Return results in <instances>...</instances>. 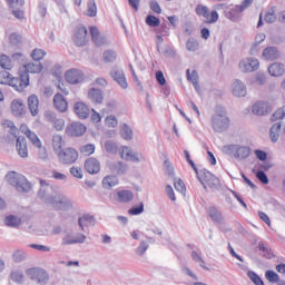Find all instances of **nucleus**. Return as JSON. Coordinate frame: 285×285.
<instances>
[{
  "label": "nucleus",
  "instance_id": "51",
  "mask_svg": "<svg viewBox=\"0 0 285 285\" xmlns=\"http://www.w3.org/2000/svg\"><path fill=\"white\" fill-rule=\"evenodd\" d=\"M187 79L188 81H191L194 86H199V75L197 71L194 70L190 73V69H187Z\"/></svg>",
  "mask_w": 285,
  "mask_h": 285
},
{
  "label": "nucleus",
  "instance_id": "29",
  "mask_svg": "<svg viewBox=\"0 0 285 285\" xmlns=\"http://www.w3.org/2000/svg\"><path fill=\"white\" fill-rule=\"evenodd\" d=\"M121 159H125L126 161H139V157H137V154L130 149V147H122L120 151Z\"/></svg>",
  "mask_w": 285,
  "mask_h": 285
},
{
  "label": "nucleus",
  "instance_id": "58",
  "mask_svg": "<svg viewBox=\"0 0 285 285\" xmlns=\"http://www.w3.org/2000/svg\"><path fill=\"white\" fill-rule=\"evenodd\" d=\"M258 249L262 250L265 257L272 258L273 257V250L264 244V242L258 243Z\"/></svg>",
  "mask_w": 285,
  "mask_h": 285
},
{
  "label": "nucleus",
  "instance_id": "14",
  "mask_svg": "<svg viewBox=\"0 0 285 285\" xmlns=\"http://www.w3.org/2000/svg\"><path fill=\"white\" fill-rule=\"evenodd\" d=\"M65 79L68 83H81L83 81V72L78 69H70L65 73Z\"/></svg>",
  "mask_w": 285,
  "mask_h": 285
},
{
  "label": "nucleus",
  "instance_id": "2",
  "mask_svg": "<svg viewBox=\"0 0 285 285\" xmlns=\"http://www.w3.org/2000/svg\"><path fill=\"white\" fill-rule=\"evenodd\" d=\"M7 180L18 190V193H30V190L32 189V186L30 185V181H28V178L14 171H10L7 174Z\"/></svg>",
  "mask_w": 285,
  "mask_h": 285
},
{
  "label": "nucleus",
  "instance_id": "62",
  "mask_svg": "<svg viewBox=\"0 0 285 285\" xmlns=\"http://www.w3.org/2000/svg\"><path fill=\"white\" fill-rule=\"evenodd\" d=\"M12 257L14 262H23V259H26V253L23 250L17 249Z\"/></svg>",
  "mask_w": 285,
  "mask_h": 285
},
{
  "label": "nucleus",
  "instance_id": "28",
  "mask_svg": "<svg viewBox=\"0 0 285 285\" xmlns=\"http://www.w3.org/2000/svg\"><path fill=\"white\" fill-rule=\"evenodd\" d=\"M51 146L53 148V151L59 155L61 150H63V147L66 146V140H63V137L61 135H55L51 140Z\"/></svg>",
  "mask_w": 285,
  "mask_h": 285
},
{
  "label": "nucleus",
  "instance_id": "24",
  "mask_svg": "<svg viewBox=\"0 0 285 285\" xmlns=\"http://www.w3.org/2000/svg\"><path fill=\"white\" fill-rule=\"evenodd\" d=\"M23 73L27 75H39L43 70V65L41 62H28L23 65Z\"/></svg>",
  "mask_w": 285,
  "mask_h": 285
},
{
  "label": "nucleus",
  "instance_id": "49",
  "mask_svg": "<svg viewBox=\"0 0 285 285\" xmlns=\"http://www.w3.org/2000/svg\"><path fill=\"white\" fill-rule=\"evenodd\" d=\"M264 19L266 23H275L277 16H275V8H271L265 12Z\"/></svg>",
  "mask_w": 285,
  "mask_h": 285
},
{
  "label": "nucleus",
  "instance_id": "38",
  "mask_svg": "<svg viewBox=\"0 0 285 285\" xmlns=\"http://www.w3.org/2000/svg\"><path fill=\"white\" fill-rule=\"evenodd\" d=\"M92 222H95V217H92L91 215L85 214L79 218L78 224L80 228L83 230V228H86V226H88L89 224H92Z\"/></svg>",
  "mask_w": 285,
  "mask_h": 285
},
{
  "label": "nucleus",
  "instance_id": "41",
  "mask_svg": "<svg viewBox=\"0 0 285 285\" xmlns=\"http://www.w3.org/2000/svg\"><path fill=\"white\" fill-rule=\"evenodd\" d=\"M11 81H12V75L9 71L7 70L0 71V83L2 86H10Z\"/></svg>",
  "mask_w": 285,
  "mask_h": 285
},
{
  "label": "nucleus",
  "instance_id": "31",
  "mask_svg": "<svg viewBox=\"0 0 285 285\" xmlns=\"http://www.w3.org/2000/svg\"><path fill=\"white\" fill-rule=\"evenodd\" d=\"M111 77L124 89L128 88V81H126V75H124V72L121 70L112 71Z\"/></svg>",
  "mask_w": 285,
  "mask_h": 285
},
{
  "label": "nucleus",
  "instance_id": "4",
  "mask_svg": "<svg viewBox=\"0 0 285 285\" xmlns=\"http://www.w3.org/2000/svg\"><path fill=\"white\" fill-rule=\"evenodd\" d=\"M26 275L32 282H36V284L41 285L48 284V281L50 279L48 272L41 267H30L26 271Z\"/></svg>",
  "mask_w": 285,
  "mask_h": 285
},
{
  "label": "nucleus",
  "instance_id": "50",
  "mask_svg": "<svg viewBox=\"0 0 285 285\" xmlns=\"http://www.w3.org/2000/svg\"><path fill=\"white\" fill-rule=\"evenodd\" d=\"M282 119H285V106L277 109L272 118H271V121H282Z\"/></svg>",
  "mask_w": 285,
  "mask_h": 285
},
{
  "label": "nucleus",
  "instance_id": "59",
  "mask_svg": "<svg viewBox=\"0 0 285 285\" xmlns=\"http://www.w3.org/2000/svg\"><path fill=\"white\" fill-rule=\"evenodd\" d=\"M70 173L72 177H76L77 179H83V171L81 170V167L73 166L70 168Z\"/></svg>",
  "mask_w": 285,
  "mask_h": 285
},
{
  "label": "nucleus",
  "instance_id": "33",
  "mask_svg": "<svg viewBox=\"0 0 285 285\" xmlns=\"http://www.w3.org/2000/svg\"><path fill=\"white\" fill-rule=\"evenodd\" d=\"M4 224L10 228H19L21 226V217L9 215L4 218Z\"/></svg>",
  "mask_w": 285,
  "mask_h": 285
},
{
  "label": "nucleus",
  "instance_id": "45",
  "mask_svg": "<svg viewBox=\"0 0 285 285\" xmlns=\"http://www.w3.org/2000/svg\"><path fill=\"white\" fill-rule=\"evenodd\" d=\"M282 128L281 124H275L271 128L269 137L272 141H277L279 139V129Z\"/></svg>",
  "mask_w": 285,
  "mask_h": 285
},
{
  "label": "nucleus",
  "instance_id": "48",
  "mask_svg": "<svg viewBox=\"0 0 285 285\" xmlns=\"http://www.w3.org/2000/svg\"><path fill=\"white\" fill-rule=\"evenodd\" d=\"M79 151L85 155V157H90V155H95V145L88 144L80 147Z\"/></svg>",
  "mask_w": 285,
  "mask_h": 285
},
{
  "label": "nucleus",
  "instance_id": "17",
  "mask_svg": "<svg viewBox=\"0 0 285 285\" xmlns=\"http://www.w3.org/2000/svg\"><path fill=\"white\" fill-rule=\"evenodd\" d=\"M85 169L89 175H97L101 170V163L97 158L90 157L85 161Z\"/></svg>",
  "mask_w": 285,
  "mask_h": 285
},
{
  "label": "nucleus",
  "instance_id": "6",
  "mask_svg": "<svg viewBox=\"0 0 285 285\" xmlns=\"http://www.w3.org/2000/svg\"><path fill=\"white\" fill-rule=\"evenodd\" d=\"M9 86L14 88L18 92H23V90L30 86V76L28 73L19 72V77H11Z\"/></svg>",
  "mask_w": 285,
  "mask_h": 285
},
{
  "label": "nucleus",
  "instance_id": "44",
  "mask_svg": "<svg viewBox=\"0 0 285 285\" xmlns=\"http://www.w3.org/2000/svg\"><path fill=\"white\" fill-rule=\"evenodd\" d=\"M22 42H23V37H21V35L13 32L9 36V43L11 46H21Z\"/></svg>",
  "mask_w": 285,
  "mask_h": 285
},
{
  "label": "nucleus",
  "instance_id": "63",
  "mask_svg": "<svg viewBox=\"0 0 285 285\" xmlns=\"http://www.w3.org/2000/svg\"><path fill=\"white\" fill-rule=\"evenodd\" d=\"M11 279L17 283L23 282V273L20 271L12 272Z\"/></svg>",
  "mask_w": 285,
  "mask_h": 285
},
{
  "label": "nucleus",
  "instance_id": "27",
  "mask_svg": "<svg viewBox=\"0 0 285 285\" xmlns=\"http://www.w3.org/2000/svg\"><path fill=\"white\" fill-rule=\"evenodd\" d=\"M232 92L234 97H246V86L239 80H235L232 85Z\"/></svg>",
  "mask_w": 285,
  "mask_h": 285
},
{
  "label": "nucleus",
  "instance_id": "34",
  "mask_svg": "<svg viewBox=\"0 0 285 285\" xmlns=\"http://www.w3.org/2000/svg\"><path fill=\"white\" fill-rule=\"evenodd\" d=\"M235 157H237V159H247V157H250V147H237L235 150Z\"/></svg>",
  "mask_w": 285,
  "mask_h": 285
},
{
  "label": "nucleus",
  "instance_id": "55",
  "mask_svg": "<svg viewBox=\"0 0 285 285\" xmlns=\"http://www.w3.org/2000/svg\"><path fill=\"white\" fill-rule=\"evenodd\" d=\"M174 188L177 190V193H181V195H186V184H184V180H181V178H178L174 183Z\"/></svg>",
  "mask_w": 285,
  "mask_h": 285
},
{
  "label": "nucleus",
  "instance_id": "53",
  "mask_svg": "<svg viewBox=\"0 0 285 285\" xmlns=\"http://www.w3.org/2000/svg\"><path fill=\"white\" fill-rule=\"evenodd\" d=\"M265 277L267 281H269L272 284H277L279 282V275L275 273L274 271H267L265 273Z\"/></svg>",
  "mask_w": 285,
  "mask_h": 285
},
{
  "label": "nucleus",
  "instance_id": "35",
  "mask_svg": "<svg viewBox=\"0 0 285 285\" xmlns=\"http://www.w3.org/2000/svg\"><path fill=\"white\" fill-rule=\"evenodd\" d=\"M117 184H119V179H117V177H115V176H106L102 179L104 188H115V186H117Z\"/></svg>",
  "mask_w": 285,
  "mask_h": 285
},
{
  "label": "nucleus",
  "instance_id": "9",
  "mask_svg": "<svg viewBox=\"0 0 285 285\" xmlns=\"http://www.w3.org/2000/svg\"><path fill=\"white\" fill-rule=\"evenodd\" d=\"M19 130L22 135H26V137L29 139L32 146H35V148H38V150H41V148H43L39 136H37L35 131H31L30 127H28L27 124H21Z\"/></svg>",
  "mask_w": 285,
  "mask_h": 285
},
{
  "label": "nucleus",
  "instance_id": "18",
  "mask_svg": "<svg viewBox=\"0 0 285 285\" xmlns=\"http://www.w3.org/2000/svg\"><path fill=\"white\" fill-rule=\"evenodd\" d=\"M273 110V107L268 102L264 101H257L253 107L252 111L253 115H258L262 117V115H268Z\"/></svg>",
  "mask_w": 285,
  "mask_h": 285
},
{
  "label": "nucleus",
  "instance_id": "36",
  "mask_svg": "<svg viewBox=\"0 0 285 285\" xmlns=\"http://www.w3.org/2000/svg\"><path fill=\"white\" fill-rule=\"evenodd\" d=\"M86 242V236L83 234H80L77 238H63L62 244L63 246H70L72 244H83Z\"/></svg>",
  "mask_w": 285,
  "mask_h": 285
},
{
  "label": "nucleus",
  "instance_id": "19",
  "mask_svg": "<svg viewBox=\"0 0 285 285\" xmlns=\"http://www.w3.org/2000/svg\"><path fill=\"white\" fill-rule=\"evenodd\" d=\"M73 110L79 119H88V117H90V107H88L86 102H76L73 106Z\"/></svg>",
  "mask_w": 285,
  "mask_h": 285
},
{
  "label": "nucleus",
  "instance_id": "5",
  "mask_svg": "<svg viewBox=\"0 0 285 285\" xmlns=\"http://www.w3.org/2000/svg\"><path fill=\"white\" fill-rule=\"evenodd\" d=\"M196 14L198 17H203V19H205V23L207 24L217 23V21H219V13H217L216 10L210 11L208 7L204 4H198L196 7Z\"/></svg>",
  "mask_w": 285,
  "mask_h": 285
},
{
  "label": "nucleus",
  "instance_id": "52",
  "mask_svg": "<svg viewBox=\"0 0 285 285\" xmlns=\"http://www.w3.org/2000/svg\"><path fill=\"white\" fill-rule=\"evenodd\" d=\"M7 3L12 10H18V8L26 6V0H7Z\"/></svg>",
  "mask_w": 285,
  "mask_h": 285
},
{
  "label": "nucleus",
  "instance_id": "26",
  "mask_svg": "<svg viewBox=\"0 0 285 285\" xmlns=\"http://www.w3.org/2000/svg\"><path fill=\"white\" fill-rule=\"evenodd\" d=\"M263 57L266 61H275L279 59V50L277 47H267L263 50Z\"/></svg>",
  "mask_w": 285,
  "mask_h": 285
},
{
  "label": "nucleus",
  "instance_id": "46",
  "mask_svg": "<svg viewBox=\"0 0 285 285\" xmlns=\"http://www.w3.org/2000/svg\"><path fill=\"white\" fill-rule=\"evenodd\" d=\"M102 59L105 63H112V61L117 60V53L112 50H107L104 52Z\"/></svg>",
  "mask_w": 285,
  "mask_h": 285
},
{
  "label": "nucleus",
  "instance_id": "61",
  "mask_svg": "<svg viewBox=\"0 0 285 285\" xmlns=\"http://www.w3.org/2000/svg\"><path fill=\"white\" fill-rule=\"evenodd\" d=\"M149 8L155 12V14H161V7L158 1L151 0L149 2Z\"/></svg>",
  "mask_w": 285,
  "mask_h": 285
},
{
  "label": "nucleus",
  "instance_id": "64",
  "mask_svg": "<svg viewBox=\"0 0 285 285\" xmlns=\"http://www.w3.org/2000/svg\"><path fill=\"white\" fill-rule=\"evenodd\" d=\"M105 148L107 153H117V144L110 140L105 142Z\"/></svg>",
  "mask_w": 285,
  "mask_h": 285
},
{
  "label": "nucleus",
  "instance_id": "21",
  "mask_svg": "<svg viewBox=\"0 0 285 285\" xmlns=\"http://www.w3.org/2000/svg\"><path fill=\"white\" fill-rule=\"evenodd\" d=\"M53 106L58 112H66L68 110V100L61 94H56L53 97Z\"/></svg>",
  "mask_w": 285,
  "mask_h": 285
},
{
  "label": "nucleus",
  "instance_id": "10",
  "mask_svg": "<svg viewBox=\"0 0 285 285\" xmlns=\"http://www.w3.org/2000/svg\"><path fill=\"white\" fill-rule=\"evenodd\" d=\"M240 72H255L259 70V60L256 58H244L238 63Z\"/></svg>",
  "mask_w": 285,
  "mask_h": 285
},
{
  "label": "nucleus",
  "instance_id": "11",
  "mask_svg": "<svg viewBox=\"0 0 285 285\" xmlns=\"http://www.w3.org/2000/svg\"><path fill=\"white\" fill-rule=\"evenodd\" d=\"M65 132L68 137H81L86 134V127L81 122H71L66 127Z\"/></svg>",
  "mask_w": 285,
  "mask_h": 285
},
{
  "label": "nucleus",
  "instance_id": "7",
  "mask_svg": "<svg viewBox=\"0 0 285 285\" xmlns=\"http://www.w3.org/2000/svg\"><path fill=\"white\" fill-rule=\"evenodd\" d=\"M57 156L61 164H75L79 159V151L72 147H68L59 151Z\"/></svg>",
  "mask_w": 285,
  "mask_h": 285
},
{
  "label": "nucleus",
  "instance_id": "37",
  "mask_svg": "<svg viewBox=\"0 0 285 285\" xmlns=\"http://www.w3.org/2000/svg\"><path fill=\"white\" fill-rule=\"evenodd\" d=\"M207 213L213 222H222V212L217 207L212 206L207 209Z\"/></svg>",
  "mask_w": 285,
  "mask_h": 285
},
{
  "label": "nucleus",
  "instance_id": "60",
  "mask_svg": "<svg viewBox=\"0 0 285 285\" xmlns=\"http://www.w3.org/2000/svg\"><path fill=\"white\" fill-rule=\"evenodd\" d=\"M2 126L4 128H9L11 135H14V132H17V126H14V122L12 120H3Z\"/></svg>",
  "mask_w": 285,
  "mask_h": 285
},
{
  "label": "nucleus",
  "instance_id": "1",
  "mask_svg": "<svg viewBox=\"0 0 285 285\" xmlns=\"http://www.w3.org/2000/svg\"><path fill=\"white\" fill-rule=\"evenodd\" d=\"M212 128L216 132H226L230 128V118L225 109H217L212 116Z\"/></svg>",
  "mask_w": 285,
  "mask_h": 285
},
{
  "label": "nucleus",
  "instance_id": "15",
  "mask_svg": "<svg viewBox=\"0 0 285 285\" xmlns=\"http://www.w3.org/2000/svg\"><path fill=\"white\" fill-rule=\"evenodd\" d=\"M51 206L56 208V210H70L72 208V200L66 198V197H59L58 199H51L49 200Z\"/></svg>",
  "mask_w": 285,
  "mask_h": 285
},
{
  "label": "nucleus",
  "instance_id": "22",
  "mask_svg": "<svg viewBox=\"0 0 285 285\" xmlns=\"http://www.w3.org/2000/svg\"><path fill=\"white\" fill-rule=\"evenodd\" d=\"M87 97L91 104H104V91L97 88L89 89Z\"/></svg>",
  "mask_w": 285,
  "mask_h": 285
},
{
  "label": "nucleus",
  "instance_id": "30",
  "mask_svg": "<svg viewBox=\"0 0 285 285\" xmlns=\"http://www.w3.org/2000/svg\"><path fill=\"white\" fill-rule=\"evenodd\" d=\"M0 68H2V70H12V68H14V62H12V58H10V56L2 53L0 55Z\"/></svg>",
  "mask_w": 285,
  "mask_h": 285
},
{
  "label": "nucleus",
  "instance_id": "57",
  "mask_svg": "<svg viewBox=\"0 0 285 285\" xmlns=\"http://www.w3.org/2000/svg\"><path fill=\"white\" fill-rule=\"evenodd\" d=\"M248 277L255 285H264V281H262V277L257 273L248 272Z\"/></svg>",
  "mask_w": 285,
  "mask_h": 285
},
{
  "label": "nucleus",
  "instance_id": "12",
  "mask_svg": "<svg viewBox=\"0 0 285 285\" xmlns=\"http://www.w3.org/2000/svg\"><path fill=\"white\" fill-rule=\"evenodd\" d=\"M45 119L49 121V124H52V128L58 132L66 128V120H63V118H57L52 111H47L45 114Z\"/></svg>",
  "mask_w": 285,
  "mask_h": 285
},
{
  "label": "nucleus",
  "instance_id": "39",
  "mask_svg": "<svg viewBox=\"0 0 285 285\" xmlns=\"http://www.w3.org/2000/svg\"><path fill=\"white\" fill-rule=\"evenodd\" d=\"M120 135L122 139L128 141L132 139V129L128 125L124 124L120 128Z\"/></svg>",
  "mask_w": 285,
  "mask_h": 285
},
{
  "label": "nucleus",
  "instance_id": "20",
  "mask_svg": "<svg viewBox=\"0 0 285 285\" xmlns=\"http://www.w3.org/2000/svg\"><path fill=\"white\" fill-rule=\"evenodd\" d=\"M135 199V194L128 189L118 190L116 193V202L119 204H130Z\"/></svg>",
  "mask_w": 285,
  "mask_h": 285
},
{
  "label": "nucleus",
  "instance_id": "43",
  "mask_svg": "<svg viewBox=\"0 0 285 285\" xmlns=\"http://www.w3.org/2000/svg\"><path fill=\"white\" fill-rule=\"evenodd\" d=\"M87 17H97V3L95 0H89L87 3Z\"/></svg>",
  "mask_w": 285,
  "mask_h": 285
},
{
  "label": "nucleus",
  "instance_id": "54",
  "mask_svg": "<svg viewBox=\"0 0 285 285\" xmlns=\"http://www.w3.org/2000/svg\"><path fill=\"white\" fill-rule=\"evenodd\" d=\"M146 23H147V26H150L151 28H157V27H159V23H161V21L159 20V18L150 14V16H147Z\"/></svg>",
  "mask_w": 285,
  "mask_h": 285
},
{
  "label": "nucleus",
  "instance_id": "42",
  "mask_svg": "<svg viewBox=\"0 0 285 285\" xmlns=\"http://www.w3.org/2000/svg\"><path fill=\"white\" fill-rule=\"evenodd\" d=\"M105 126H107V128H117V126H119V120L117 119V116H107L105 118Z\"/></svg>",
  "mask_w": 285,
  "mask_h": 285
},
{
  "label": "nucleus",
  "instance_id": "16",
  "mask_svg": "<svg viewBox=\"0 0 285 285\" xmlns=\"http://www.w3.org/2000/svg\"><path fill=\"white\" fill-rule=\"evenodd\" d=\"M11 112L14 117H23L26 115V104L21 99H13L10 105Z\"/></svg>",
  "mask_w": 285,
  "mask_h": 285
},
{
  "label": "nucleus",
  "instance_id": "8",
  "mask_svg": "<svg viewBox=\"0 0 285 285\" xmlns=\"http://www.w3.org/2000/svg\"><path fill=\"white\" fill-rule=\"evenodd\" d=\"M198 179L204 188H215L219 184V179L215 177L210 171L204 169L198 174Z\"/></svg>",
  "mask_w": 285,
  "mask_h": 285
},
{
  "label": "nucleus",
  "instance_id": "47",
  "mask_svg": "<svg viewBox=\"0 0 285 285\" xmlns=\"http://www.w3.org/2000/svg\"><path fill=\"white\" fill-rule=\"evenodd\" d=\"M191 258L194 259V262H200V267L204 268L205 271H210V268L206 266V261L202 258V255L197 253V250L191 252Z\"/></svg>",
  "mask_w": 285,
  "mask_h": 285
},
{
  "label": "nucleus",
  "instance_id": "40",
  "mask_svg": "<svg viewBox=\"0 0 285 285\" xmlns=\"http://www.w3.org/2000/svg\"><path fill=\"white\" fill-rule=\"evenodd\" d=\"M30 57L33 59V61L39 62L43 59V57H46V51L43 49L36 48L31 51Z\"/></svg>",
  "mask_w": 285,
  "mask_h": 285
},
{
  "label": "nucleus",
  "instance_id": "25",
  "mask_svg": "<svg viewBox=\"0 0 285 285\" xmlns=\"http://www.w3.org/2000/svg\"><path fill=\"white\" fill-rule=\"evenodd\" d=\"M89 32H90L91 40L94 41V43H96V46H104V43H106V38L101 37V32H99V28L95 26H90Z\"/></svg>",
  "mask_w": 285,
  "mask_h": 285
},
{
  "label": "nucleus",
  "instance_id": "32",
  "mask_svg": "<svg viewBox=\"0 0 285 285\" xmlns=\"http://www.w3.org/2000/svg\"><path fill=\"white\" fill-rule=\"evenodd\" d=\"M268 72L272 77H282L284 75V65L274 62L268 67Z\"/></svg>",
  "mask_w": 285,
  "mask_h": 285
},
{
  "label": "nucleus",
  "instance_id": "3",
  "mask_svg": "<svg viewBox=\"0 0 285 285\" xmlns=\"http://www.w3.org/2000/svg\"><path fill=\"white\" fill-rule=\"evenodd\" d=\"M72 41L78 48L88 46V41H90V36H88V28H86L83 24L76 26L72 33Z\"/></svg>",
  "mask_w": 285,
  "mask_h": 285
},
{
  "label": "nucleus",
  "instance_id": "56",
  "mask_svg": "<svg viewBox=\"0 0 285 285\" xmlns=\"http://www.w3.org/2000/svg\"><path fill=\"white\" fill-rule=\"evenodd\" d=\"M144 213V203H140L139 205L132 206L128 210V215L135 216V215H141Z\"/></svg>",
  "mask_w": 285,
  "mask_h": 285
},
{
  "label": "nucleus",
  "instance_id": "23",
  "mask_svg": "<svg viewBox=\"0 0 285 285\" xmlns=\"http://www.w3.org/2000/svg\"><path fill=\"white\" fill-rule=\"evenodd\" d=\"M28 109L32 117L39 115V97L37 95L28 97Z\"/></svg>",
  "mask_w": 285,
  "mask_h": 285
},
{
  "label": "nucleus",
  "instance_id": "13",
  "mask_svg": "<svg viewBox=\"0 0 285 285\" xmlns=\"http://www.w3.org/2000/svg\"><path fill=\"white\" fill-rule=\"evenodd\" d=\"M16 150L22 159L28 157V139L23 136L16 137Z\"/></svg>",
  "mask_w": 285,
  "mask_h": 285
}]
</instances>
